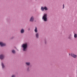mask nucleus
Returning <instances> with one entry per match:
<instances>
[{
    "instance_id": "f257e3e1",
    "label": "nucleus",
    "mask_w": 77,
    "mask_h": 77,
    "mask_svg": "<svg viewBox=\"0 0 77 77\" xmlns=\"http://www.w3.org/2000/svg\"><path fill=\"white\" fill-rule=\"evenodd\" d=\"M27 43H26L22 45V46L23 48V50L24 51H26L27 50Z\"/></svg>"
},
{
    "instance_id": "f03ea898",
    "label": "nucleus",
    "mask_w": 77,
    "mask_h": 77,
    "mask_svg": "<svg viewBox=\"0 0 77 77\" xmlns=\"http://www.w3.org/2000/svg\"><path fill=\"white\" fill-rule=\"evenodd\" d=\"M42 19L44 21H47L48 20L47 18V14H44L43 16L42 17Z\"/></svg>"
},
{
    "instance_id": "7ed1b4c3",
    "label": "nucleus",
    "mask_w": 77,
    "mask_h": 77,
    "mask_svg": "<svg viewBox=\"0 0 77 77\" xmlns=\"http://www.w3.org/2000/svg\"><path fill=\"white\" fill-rule=\"evenodd\" d=\"M44 9H45V11L48 10L47 8V7H45L44 8L43 7H42L41 8V10H42V11H44Z\"/></svg>"
},
{
    "instance_id": "20e7f679",
    "label": "nucleus",
    "mask_w": 77,
    "mask_h": 77,
    "mask_svg": "<svg viewBox=\"0 0 77 77\" xmlns=\"http://www.w3.org/2000/svg\"><path fill=\"white\" fill-rule=\"evenodd\" d=\"M30 22H33V21H34V17L33 16H32L29 20Z\"/></svg>"
},
{
    "instance_id": "39448f33",
    "label": "nucleus",
    "mask_w": 77,
    "mask_h": 77,
    "mask_svg": "<svg viewBox=\"0 0 77 77\" xmlns=\"http://www.w3.org/2000/svg\"><path fill=\"white\" fill-rule=\"evenodd\" d=\"M6 45V44L4 43L3 42H0V46L1 47H3Z\"/></svg>"
},
{
    "instance_id": "423d86ee",
    "label": "nucleus",
    "mask_w": 77,
    "mask_h": 77,
    "mask_svg": "<svg viewBox=\"0 0 77 77\" xmlns=\"http://www.w3.org/2000/svg\"><path fill=\"white\" fill-rule=\"evenodd\" d=\"M4 55L3 54H1L0 56V58L1 60H2L4 58Z\"/></svg>"
},
{
    "instance_id": "0eeeda50",
    "label": "nucleus",
    "mask_w": 77,
    "mask_h": 77,
    "mask_svg": "<svg viewBox=\"0 0 77 77\" xmlns=\"http://www.w3.org/2000/svg\"><path fill=\"white\" fill-rule=\"evenodd\" d=\"M71 55L74 58H76L77 57L76 55L74 54H71Z\"/></svg>"
},
{
    "instance_id": "6e6552de",
    "label": "nucleus",
    "mask_w": 77,
    "mask_h": 77,
    "mask_svg": "<svg viewBox=\"0 0 77 77\" xmlns=\"http://www.w3.org/2000/svg\"><path fill=\"white\" fill-rule=\"evenodd\" d=\"M36 36L37 38H39V33H36Z\"/></svg>"
},
{
    "instance_id": "1a4fd4ad",
    "label": "nucleus",
    "mask_w": 77,
    "mask_h": 77,
    "mask_svg": "<svg viewBox=\"0 0 77 77\" xmlns=\"http://www.w3.org/2000/svg\"><path fill=\"white\" fill-rule=\"evenodd\" d=\"M26 64L27 65V66H29L30 64V63L29 62H26Z\"/></svg>"
},
{
    "instance_id": "9d476101",
    "label": "nucleus",
    "mask_w": 77,
    "mask_h": 77,
    "mask_svg": "<svg viewBox=\"0 0 77 77\" xmlns=\"http://www.w3.org/2000/svg\"><path fill=\"white\" fill-rule=\"evenodd\" d=\"M34 31L36 33L38 32V30L37 29V27H35V29L34 30Z\"/></svg>"
},
{
    "instance_id": "9b49d317",
    "label": "nucleus",
    "mask_w": 77,
    "mask_h": 77,
    "mask_svg": "<svg viewBox=\"0 0 77 77\" xmlns=\"http://www.w3.org/2000/svg\"><path fill=\"white\" fill-rule=\"evenodd\" d=\"M24 32V30L23 29H22L21 30V33H23Z\"/></svg>"
},
{
    "instance_id": "f8f14e48",
    "label": "nucleus",
    "mask_w": 77,
    "mask_h": 77,
    "mask_svg": "<svg viewBox=\"0 0 77 77\" xmlns=\"http://www.w3.org/2000/svg\"><path fill=\"white\" fill-rule=\"evenodd\" d=\"M12 52L13 54H15L16 53V51L14 50H12Z\"/></svg>"
},
{
    "instance_id": "ddd939ff",
    "label": "nucleus",
    "mask_w": 77,
    "mask_h": 77,
    "mask_svg": "<svg viewBox=\"0 0 77 77\" xmlns=\"http://www.w3.org/2000/svg\"><path fill=\"white\" fill-rule=\"evenodd\" d=\"M2 68H4V67H5L4 64H3V63H2Z\"/></svg>"
},
{
    "instance_id": "4468645a",
    "label": "nucleus",
    "mask_w": 77,
    "mask_h": 77,
    "mask_svg": "<svg viewBox=\"0 0 77 77\" xmlns=\"http://www.w3.org/2000/svg\"><path fill=\"white\" fill-rule=\"evenodd\" d=\"M74 38H76L77 37V34H75L74 35Z\"/></svg>"
},
{
    "instance_id": "2eb2a0df",
    "label": "nucleus",
    "mask_w": 77,
    "mask_h": 77,
    "mask_svg": "<svg viewBox=\"0 0 77 77\" xmlns=\"http://www.w3.org/2000/svg\"><path fill=\"white\" fill-rule=\"evenodd\" d=\"M11 77H16V76L15 75H13Z\"/></svg>"
},
{
    "instance_id": "dca6fc26",
    "label": "nucleus",
    "mask_w": 77,
    "mask_h": 77,
    "mask_svg": "<svg viewBox=\"0 0 77 77\" xmlns=\"http://www.w3.org/2000/svg\"><path fill=\"white\" fill-rule=\"evenodd\" d=\"M63 9L64 8V4L63 5Z\"/></svg>"
},
{
    "instance_id": "f3484780",
    "label": "nucleus",
    "mask_w": 77,
    "mask_h": 77,
    "mask_svg": "<svg viewBox=\"0 0 77 77\" xmlns=\"http://www.w3.org/2000/svg\"><path fill=\"white\" fill-rule=\"evenodd\" d=\"M27 70H28V71H29V68H28V69H27Z\"/></svg>"
},
{
    "instance_id": "a211bd4d",
    "label": "nucleus",
    "mask_w": 77,
    "mask_h": 77,
    "mask_svg": "<svg viewBox=\"0 0 77 77\" xmlns=\"http://www.w3.org/2000/svg\"><path fill=\"white\" fill-rule=\"evenodd\" d=\"M69 55H70V54H69Z\"/></svg>"
}]
</instances>
